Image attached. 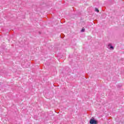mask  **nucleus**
Wrapping results in <instances>:
<instances>
[{
    "label": "nucleus",
    "instance_id": "nucleus-1",
    "mask_svg": "<svg viewBox=\"0 0 124 124\" xmlns=\"http://www.w3.org/2000/svg\"><path fill=\"white\" fill-rule=\"evenodd\" d=\"M90 123L91 124H97V122L94 119H91L90 121Z\"/></svg>",
    "mask_w": 124,
    "mask_h": 124
},
{
    "label": "nucleus",
    "instance_id": "nucleus-2",
    "mask_svg": "<svg viewBox=\"0 0 124 124\" xmlns=\"http://www.w3.org/2000/svg\"><path fill=\"white\" fill-rule=\"evenodd\" d=\"M108 48L110 49V50H114V46H112V44H109L108 45Z\"/></svg>",
    "mask_w": 124,
    "mask_h": 124
},
{
    "label": "nucleus",
    "instance_id": "nucleus-3",
    "mask_svg": "<svg viewBox=\"0 0 124 124\" xmlns=\"http://www.w3.org/2000/svg\"><path fill=\"white\" fill-rule=\"evenodd\" d=\"M95 11H96V12H99V10L96 8H95Z\"/></svg>",
    "mask_w": 124,
    "mask_h": 124
},
{
    "label": "nucleus",
    "instance_id": "nucleus-4",
    "mask_svg": "<svg viewBox=\"0 0 124 124\" xmlns=\"http://www.w3.org/2000/svg\"><path fill=\"white\" fill-rule=\"evenodd\" d=\"M81 31L82 32H84V31H85V29L84 28H82V30H81Z\"/></svg>",
    "mask_w": 124,
    "mask_h": 124
}]
</instances>
